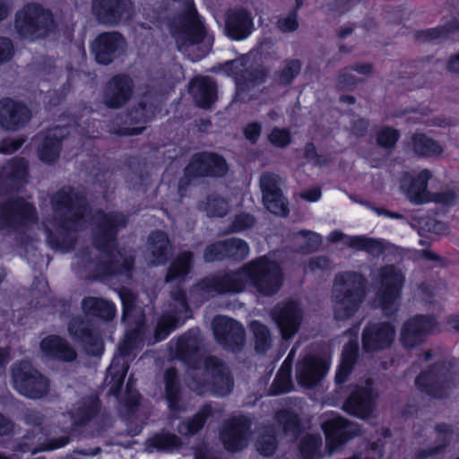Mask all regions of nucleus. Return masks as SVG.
<instances>
[{
	"label": "nucleus",
	"mask_w": 459,
	"mask_h": 459,
	"mask_svg": "<svg viewBox=\"0 0 459 459\" xmlns=\"http://www.w3.org/2000/svg\"><path fill=\"white\" fill-rule=\"evenodd\" d=\"M282 284V272L280 265L266 256L244 264L238 271L206 278L195 288L204 294L238 293L253 288L259 294L271 296Z\"/></svg>",
	"instance_id": "1"
},
{
	"label": "nucleus",
	"mask_w": 459,
	"mask_h": 459,
	"mask_svg": "<svg viewBox=\"0 0 459 459\" xmlns=\"http://www.w3.org/2000/svg\"><path fill=\"white\" fill-rule=\"evenodd\" d=\"M120 298L124 306V320L134 325L128 329L124 341L118 347V353L115 356L108 369L105 382L109 386L108 394L117 395L128 370V362L133 359L143 348L144 339V325L142 311L135 307V299L133 293L123 290Z\"/></svg>",
	"instance_id": "2"
},
{
	"label": "nucleus",
	"mask_w": 459,
	"mask_h": 459,
	"mask_svg": "<svg viewBox=\"0 0 459 459\" xmlns=\"http://www.w3.org/2000/svg\"><path fill=\"white\" fill-rule=\"evenodd\" d=\"M97 225V247L102 255L101 263L107 273H127L133 265V257L129 252L115 248L114 237L118 228L126 224L122 214H105L97 212L92 218Z\"/></svg>",
	"instance_id": "3"
},
{
	"label": "nucleus",
	"mask_w": 459,
	"mask_h": 459,
	"mask_svg": "<svg viewBox=\"0 0 459 459\" xmlns=\"http://www.w3.org/2000/svg\"><path fill=\"white\" fill-rule=\"evenodd\" d=\"M60 234L86 226L89 211L82 197L70 188H64L52 198Z\"/></svg>",
	"instance_id": "4"
},
{
	"label": "nucleus",
	"mask_w": 459,
	"mask_h": 459,
	"mask_svg": "<svg viewBox=\"0 0 459 459\" xmlns=\"http://www.w3.org/2000/svg\"><path fill=\"white\" fill-rule=\"evenodd\" d=\"M364 297L363 281L355 273L338 274L333 285V311L339 320L351 316Z\"/></svg>",
	"instance_id": "5"
},
{
	"label": "nucleus",
	"mask_w": 459,
	"mask_h": 459,
	"mask_svg": "<svg viewBox=\"0 0 459 459\" xmlns=\"http://www.w3.org/2000/svg\"><path fill=\"white\" fill-rule=\"evenodd\" d=\"M204 365L203 382L193 379L189 383V387L198 394H204L210 391L218 396L229 394L233 386L229 369L214 357L205 359Z\"/></svg>",
	"instance_id": "6"
},
{
	"label": "nucleus",
	"mask_w": 459,
	"mask_h": 459,
	"mask_svg": "<svg viewBox=\"0 0 459 459\" xmlns=\"http://www.w3.org/2000/svg\"><path fill=\"white\" fill-rule=\"evenodd\" d=\"M14 389L30 399H40L49 392V380L29 362L15 364L12 368Z\"/></svg>",
	"instance_id": "7"
},
{
	"label": "nucleus",
	"mask_w": 459,
	"mask_h": 459,
	"mask_svg": "<svg viewBox=\"0 0 459 459\" xmlns=\"http://www.w3.org/2000/svg\"><path fill=\"white\" fill-rule=\"evenodd\" d=\"M53 26L52 14L37 4L27 5L16 14L15 28L25 39L42 38L53 29Z\"/></svg>",
	"instance_id": "8"
},
{
	"label": "nucleus",
	"mask_w": 459,
	"mask_h": 459,
	"mask_svg": "<svg viewBox=\"0 0 459 459\" xmlns=\"http://www.w3.org/2000/svg\"><path fill=\"white\" fill-rule=\"evenodd\" d=\"M403 282V273L394 266H385L379 272L380 286L375 302L385 315L397 309Z\"/></svg>",
	"instance_id": "9"
},
{
	"label": "nucleus",
	"mask_w": 459,
	"mask_h": 459,
	"mask_svg": "<svg viewBox=\"0 0 459 459\" xmlns=\"http://www.w3.org/2000/svg\"><path fill=\"white\" fill-rule=\"evenodd\" d=\"M171 299L172 302L169 305V308L158 322L152 342L164 340L173 329L190 317L188 305L182 290L178 289L172 291Z\"/></svg>",
	"instance_id": "10"
},
{
	"label": "nucleus",
	"mask_w": 459,
	"mask_h": 459,
	"mask_svg": "<svg viewBox=\"0 0 459 459\" xmlns=\"http://www.w3.org/2000/svg\"><path fill=\"white\" fill-rule=\"evenodd\" d=\"M415 383L421 392L433 397L446 396L455 386L450 368L445 364L436 365L423 371Z\"/></svg>",
	"instance_id": "11"
},
{
	"label": "nucleus",
	"mask_w": 459,
	"mask_h": 459,
	"mask_svg": "<svg viewBox=\"0 0 459 459\" xmlns=\"http://www.w3.org/2000/svg\"><path fill=\"white\" fill-rule=\"evenodd\" d=\"M322 428L326 437L329 455L335 453L350 438L359 433V428L356 423L335 414H331L325 419Z\"/></svg>",
	"instance_id": "12"
},
{
	"label": "nucleus",
	"mask_w": 459,
	"mask_h": 459,
	"mask_svg": "<svg viewBox=\"0 0 459 459\" xmlns=\"http://www.w3.org/2000/svg\"><path fill=\"white\" fill-rule=\"evenodd\" d=\"M35 220V210L24 200H14L0 207V228L26 231Z\"/></svg>",
	"instance_id": "13"
},
{
	"label": "nucleus",
	"mask_w": 459,
	"mask_h": 459,
	"mask_svg": "<svg viewBox=\"0 0 459 459\" xmlns=\"http://www.w3.org/2000/svg\"><path fill=\"white\" fill-rule=\"evenodd\" d=\"M212 330L217 342L232 351L238 350L244 342L243 326L230 317L223 316L214 317Z\"/></svg>",
	"instance_id": "14"
},
{
	"label": "nucleus",
	"mask_w": 459,
	"mask_h": 459,
	"mask_svg": "<svg viewBox=\"0 0 459 459\" xmlns=\"http://www.w3.org/2000/svg\"><path fill=\"white\" fill-rule=\"evenodd\" d=\"M98 408L97 398L90 396L79 401L67 414H56L54 420L57 428L66 432L73 429L74 427L91 420L96 414Z\"/></svg>",
	"instance_id": "15"
},
{
	"label": "nucleus",
	"mask_w": 459,
	"mask_h": 459,
	"mask_svg": "<svg viewBox=\"0 0 459 459\" xmlns=\"http://www.w3.org/2000/svg\"><path fill=\"white\" fill-rule=\"evenodd\" d=\"M227 171L225 160L213 153L195 154L186 169V174L190 177L223 176Z\"/></svg>",
	"instance_id": "16"
},
{
	"label": "nucleus",
	"mask_w": 459,
	"mask_h": 459,
	"mask_svg": "<svg viewBox=\"0 0 459 459\" xmlns=\"http://www.w3.org/2000/svg\"><path fill=\"white\" fill-rule=\"evenodd\" d=\"M204 27L193 7H189L188 21L182 30L175 33V39L180 51L190 55L195 45L204 37Z\"/></svg>",
	"instance_id": "17"
},
{
	"label": "nucleus",
	"mask_w": 459,
	"mask_h": 459,
	"mask_svg": "<svg viewBox=\"0 0 459 459\" xmlns=\"http://www.w3.org/2000/svg\"><path fill=\"white\" fill-rule=\"evenodd\" d=\"M125 47V39L120 34L103 33L95 39L92 51L98 63L108 65L124 52Z\"/></svg>",
	"instance_id": "18"
},
{
	"label": "nucleus",
	"mask_w": 459,
	"mask_h": 459,
	"mask_svg": "<svg viewBox=\"0 0 459 459\" xmlns=\"http://www.w3.org/2000/svg\"><path fill=\"white\" fill-rule=\"evenodd\" d=\"M436 326L432 317L417 316L407 320L401 330L400 341L406 348H413L422 342L424 337Z\"/></svg>",
	"instance_id": "19"
},
{
	"label": "nucleus",
	"mask_w": 459,
	"mask_h": 459,
	"mask_svg": "<svg viewBox=\"0 0 459 459\" xmlns=\"http://www.w3.org/2000/svg\"><path fill=\"white\" fill-rule=\"evenodd\" d=\"M329 367L330 363L326 359L307 356L297 365V381L303 386H313L327 373Z\"/></svg>",
	"instance_id": "20"
},
{
	"label": "nucleus",
	"mask_w": 459,
	"mask_h": 459,
	"mask_svg": "<svg viewBox=\"0 0 459 459\" xmlns=\"http://www.w3.org/2000/svg\"><path fill=\"white\" fill-rule=\"evenodd\" d=\"M273 318L283 339L294 336L301 322V310L295 302L289 301L279 304L273 313Z\"/></svg>",
	"instance_id": "21"
},
{
	"label": "nucleus",
	"mask_w": 459,
	"mask_h": 459,
	"mask_svg": "<svg viewBox=\"0 0 459 459\" xmlns=\"http://www.w3.org/2000/svg\"><path fill=\"white\" fill-rule=\"evenodd\" d=\"M279 177L272 173H264L260 178V186L263 192L264 204L272 213L286 216L287 204L280 189L278 188Z\"/></svg>",
	"instance_id": "22"
},
{
	"label": "nucleus",
	"mask_w": 459,
	"mask_h": 459,
	"mask_svg": "<svg viewBox=\"0 0 459 459\" xmlns=\"http://www.w3.org/2000/svg\"><path fill=\"white\" fill-rule=\"evenodd\" d=\"M249 254V247L247 242L239 238H228L208 246L204 251V259L207 262L221 260L225 257L244 259Z\"/></svg>",
	"instance_id": "23"
},
{
	"label": "nucleus",
	"mask_w": 459,
	"mask_h": 459,
	"mask_svg": "<svg viewBox=\"0 0 459 459\" xmlns=\"http://www.w3.org/2000/svg\"><path fill=\"white\" fill-rule=\"evenodd\" d=\"M250 421L246 417L231 419L223 428L221 438L225 447L230 451L244 448L248 442Z\"/></svg>",
	"instance_id": "24"
},
{
	"label": "nucleus",
	"mask_w": 459,
	"mask_h": 459,
	"mask_svg": "<svg viewBox=\"0 0 459 459\" xmlns=\"http://www.w3.org/2000/svg\"><path fill=\"white\" fill-rule=\"evenodd\" d=\"M394 334V327L390 324H370L363 332V348L367 351L385 349L392 344Z\"/></svg>",
	"instance_id": "25"
},
{
	"label": "nucleus",
	"mask_w": 459,
	"mask_h": 459,
	"mask_svg": "<svg viewBox=\"0 0 459 459\" xmlns=\"http://www.w3.org/2000/svg\"><path fill=\"white\" fill-rule=\"evenodd\" d=\"M431 178L432 173L429 169H422L413 177H405L401 187L411 203L416 204L429 203L431 192L428 190V182Z\"/></svg>",
	"instance_id": "26"
},
{
	"label": "nucleus",
	"mask_w": 459,
	"mask_h": 459,
	"mask_svg": "<svg viewBox=\"0 0 459 459\" xmlns=\"http://www.w3.org/2000/svg\"><path fill=\"white\" fill-rule=\"evenodd\" d=\"M343 410L359 418H367L373 411L371 382L367 379L364 385H357L343 404Z\"/></svg>",
	"instance_id": "27"
},
{
	"label": "nucleus",
	"mask_w": 459,
	"mask_h": 459,
	"mask_svg": "<svg viewBox=\"0 0 459 459\" xmlns=\"http://www.w3.org/2000/svg\"><path fill=\"white\" fill-rule=\"evenodd\" d=\"M30 119L29 109L22 104L6 99L0 101V126L7 130H18Z\"/></svg>",
	"instance_id": "28"
},
{
	"label": "nucleus",
	"mask_w": 459,
	"mask_h": 459,
	"mask_svg": "<svg viewBox=\"0 0 459 459\" xmlns=\"http://www.w3.org/2000/svg\"><path fill=\"white\" fill-rule=\"evenodd\" d=\"M65 131L70 134V130L67 128L57 126L38 135L37 141L39 143V157L43 162L51 163L57 159L60 150V141L65 137Z\"/></svg>",
	"instance_id": "29"
},
{
	"label": "nucleus",
	"mask_w": 459,
	"mask_h": 459,
	"mask_svg": "<svg viewBox=\"0 0 459 459\" xmlns=\"http://www.w3.org/2000/svg\"><path fill=\"white\" fill-rule=\"evenodd\" d=\"M69 333L74 341L82 343L89 354L99 356L103 351V342L100 337L86 328L84 322L75 318L69 325Z\"/></svg>",
	"instance_id": "30"
},
{
	"label": "nucleus",
	"mask_w": 459,
	"mask_h": 459,
	"mask_svg": "<svg viewBox=\"0 0 459 459\" xmlns=\"http://www.w3.org/2000/svg\"><path fill=\"white\" fill-rule=\"evenodd\" d=\"M254 22L250 13L244 9L229 12L226 20L228 35L234 39H244L253 31Z\"/></svg>",
	"instance_id": "31"
},
{
	"label": "nucleus",
	"mask_w": 459,
	"mask_h": 459,
	"mask_svg": "<svg viewBox=\"0 0 459 459\" xmlns=\"http://www.w3.org/2000/svg\"><path fill=\"white\" fill-rule=\"evenodd\" d=\"M68 443L69 437L67 436L48 440L41 431H39L32 436L24 437L22 442L17 446L16 450L22 453L37 454L63 447Z\"/></svg>",
	"instance_id": "32"
},
{
	"label": "nucleus",
	"mask_w": 459,
	"mask_h": 459,
	"mask_svg": "<svg viewBox=\"0 0 459 459\" xmlns=\"http://www.w3.org/2000/svg\"><path fill=\"white\" fill-rule=\"evenodd\" d=\"M132 81L127 76H116L107 85L105 102L108 107L118 108L131 96Z\"/></svg>",
	"instance_id": "33"
},
{
	"label": "nucleus",
	"mask_w": 459,
	"mask_h": 459,
	"mask_svg": "<svg viewBox=\"0 0 459 459\" xmlns=\"http://www.w3.org/2000/svg\"><path fill=\"white\" fill-rule=\"evenodd\" d=\"M40 351L49 359H57L71 361L76 358L75 351L71 348L65 340L56 335H49L40 342Z\"/></svg>",
	"instance_id": "34"
},
{
	"label": "nucleus",
	"mask_w": 459,
	"mask_h": 459,
	"mask_svg": "<svg viewBox=\"0 0 459 459\" xmlns=\"http://www.w3.org/2000/svg\"><path fill=\"white\" fill-rule=\"evenodd\" d=\"M125 6L120 0H93L92 9L100 22L114 24L123 19Z\"/></svg>",
	"instance_id": "35"
},
{
	"label": "nucleus",
	"mask_w": 459,
	"mask_h": 459,
	"mask_svg": "<svg viewBox=\"0 0 459 459\" xmlns=\"http://www.w3.org/2000/svg\"><path fill=\"white\" fill-rule=\"evenodd\" d=\"M189 91L200 107H210L216 100V87L208 77L195 78L189 86Z\"/></svg>",
	"instance_id": "36"
},
{
	"label": "nucleus",
	"mask_w": 459,
	"mask_h": 459,
	"mask_svg": "<svg viewBox=\"0 0 459 459\" xmlns=\"http://www.w3.org/2000/svg\"><path fill=\"white\" fill-rule=\"evenodd\" d=\"M169 250V239L165 233L158 231L149 238V247L146 258L150 264L158 265L167 259Z\"/></svg>",
	"instance_id": "37"
},
{
	"label": "nucleus",
	"mask_w": 459,
	"mask_h": 459,
	"mask_svg": "<svg viewBox=\"0 0 459 459\" xmlns=\"http://www.w3.org/2000/svg\"><path fill=\"white\" fill-rule=\"evenodd\" d=\"M82 307L85 314L106 320L113 318L116 314V307L113 303L98 298L84 299L82 302Z\"/></svg>",
	"instance_id": "38"
},
{
	"label": "nucleus",
	"mask_w": 459,
	"mask_h": 459,
	"mask_svg": "<svg viewBox=\"0 0 459 459\" xmlns=\"http://www.w3.org/2000/svg\"><path fill=\"white\" fill-rule=\"evenodd\" d=\"M27 164L23 160L15 159L8 162L0 171V186H14L16 182L25 178Z\"/></svg>",
	"instance_id": "39"
},
{
	"label": "nucleus",
	"mask_w": 459,
	"mask_h": 459,
	"mask_svg": "<svg viewBox=\"0 0 459 459\" xmlns=\"http://www.w3.org/2000/svg\"><path fill=\"white\" fill-rule=\"evenodd\" d=\"M345 245L358 251H365L372 255L383 253L385 245L382 241L366 236H353L345 238Z\"/></svg>",
	"instance_id": "40"
},
{
	"label": "nucleus",
	"mask_w": 459,
	"mask_h": 459,
	"mask_svg": "<svg viewBox=\"0 0 459 459\" xmlns=\"http://www.w3.org/2000/svg\"><path fill=\"white\" fill-rule=\"evenodd\" d=\"M276 420L287 439L290 441L295 440L300 432L299 420L297 414L286 409L277 413Z\"/></svg>",
	"instance_id": "41"
},
{
	"label": "nucleus",
	"mask_w": 459,
	"mask_h": 459,
	"mask_svg": "<svg viewBox=\"0 0 459 459\" xmlns=\"http://www.w3.org/2000/svg\"><path fill=\"white\" fill-rule=\"evenodd\" d=\"M459 31V13L454 15L451 20L441 27L428 29L420 32L419 36L421 40L446 39L450 35Z\"/></svg>",
	"instance_id": "42"
},
{
	"label": "nucleus",
	"mask_w": 459,
	"mask_h": 459,
	"mask_svg": "<svg viewBox=\"0 0 459 459\" xmlns=\"http://www.w3.org/2000/svg\"><path fill=\"white\" fill-rule=\"evenodd\" d=\"M358 352V343L355 341H350L343 349L342 361L336 372L335 379L337 383H342L350 374L352 365L355 361Z\"/></svg>",
	"instance_id": "43"
},
{
	"label": "nucleus",
	"mask_w": 459,
	"mask_h": 459,
	"mask_svg": "<svg viewBox=\"0 0 459 459\" xmlns=\"http://www.w3.org/2000/svg\"><path fill=\"white\" fill-rule=\"evenodd\" d=\"M294 349L290 351L288 357L282 363L272 385V393L273 394L286 393L291 389L290 381V360L294 356Z\"/></svg>",
	"instance_id": "44"
},
{
	"label": "nucleus",
	"mask_w": 459,
	"mask_h": 459,
	"mask_svg": "<svg viewBox=\"0 0 459 459\" xmlns=\"http://www.w3.org/2000/svg\"><path fill=\"white\" fill-rule=\"evenodd\" d=\"M191 259V253L183 252L180 254L170 264L166 276V281L183 280L190 270Z\"/></svg>",
	"instance_id": "45"
},
{
	"label": "nucleus",
	"mask_w": 459,
	"mask_h": 459,
	"mask_svg": "<svg viewBox=\"0 0 459 459\" xmlns=\"http://www.w3.org/2000/svg\"><path fill=\"white\" fill-rule=\"evenodd\" d=\"M210 416H213V410L211 405H206L193 419L181 422L178 426V432L182 435L196 433Z\"/></svg>",
	"instance_id": "46"
},
{
	"label": "nucleus",
	"mask_w": 459,
	"mask_h": 459,
	"mask_svg": "<svg viewBox=\"0 0 459 459\" xmlns=\"http://www.w3.org/2000/svg\"><path fill=\"white\" fill-rule=\"evenodd\" d=\"M166 398L169 407L172 411L179 410L178 406V386L177 382V373L174 368H169L164 374Z\"/></svg>",
	"instance_id": "47"
},
{
	"label": "nucleus",
	"mask_w": 459,
	"mask_h": 459,
	"mask_svg": "<svg viewBox=\"0 0 459 459\" xmlns=\"http://www.w3.org/2000/svg\"><path fill=\"white\" fill-rule=\"evenodd\" d=\"M371 71L372 67L369 64H359L350 68H346L339 75L338 83L342 87H351L361 80L360 77L353 74V72L359 76H366L369 74Z\"/></svg>",
	"instance_id": "48"
},
{
	"label": "nucleus",
	"mask_w": 459,
	"mask_h": 459,
	"mask_svg": "<svg viewBox=\"0 0 459 459\" xmlns=\"http://www.w3.org/2000/svg\"><path fill=\"white\" fill-rule=\"evenodd\" d=\"M412 145L415 152L420 155H438L443 152L437 142L423 134H416L412 138Z\"/></svg>",
	"instance_id": "49"
},
{
	"label": "nucleus",
	"mask_w": 459,
	"mask_h": 459,
	"mask_svg": "<svg viewBox=\"0 0 459 459\" xmlns=\"http://www.w3.org/2000/svg\"><path fill=\"white\" fill-rule=\"evenodd\" d=\"M250 329L254 334L256 351H266L272 344V337L268 328L257 321H253L250 324Z\"/></svg>",
	"instance_id": "50"
},
{
	"label": "nucleus",
	"mask_w": 459,
	"mask_h": 459,
	"mask_svg": "<svg viewBox=\"0 0 459 459\" xmlns=\"http://www.w3.org/2000/svg\"><path fill=\"white\" fill-rule=\"evenodd\" d=\"M176 351L183 357H192L198 352V334L191 332L181 336L176 346Z\"/></svg>",
	"instance_id": "51"
},
{
	"label": "nucleus",
	"mask_w": 459,
	"mask_h": 459,
	"mask_svg": "<svg viewBox=\"0 0 459 459\" xmlns=\"http://www.w3.org/2000/svg\"><path fill=\"white\" fill-rule=\"evenodd\" d=\"M200 208L210 217L224 216L229 211V204L218 195H211L206 202L202 204Z\"/></svg>",
	"instance_id": "52"
},
{
	"label": "nucleus",
	"mask_w": 459,
	"mask_h": 459,
	"mask_svg": "<svg viewBox=\"0 0 459 459\" xmlns=\"http://www.w3.org/2000/svg\"><path fill=\"white\" fill-rule=\"evenodd\" d=\"M322 441L318 435L308 436L304 438L300 446V453L305 459H316Z\"/></svg>",
	"instance_id": "53"
},
{
	"label": "nucleus",
	"mask_w": 459,
	"mask_h": 459,
	"mask_svg": "<svg viewBox=\"0 0 459 459\" xmlns=\"http://www.w3.org/2000/svg\"><path fill=\"white\" fill-rule=\"evenodd\" d=\"M295 239L300 245V250L305 252H310L321 244V237L307 230H301L297 233Z\"/></svg>",
	"instance_id": "54"
},
{
	"label": "nucleus",
	"mask_w": 459,
	"mask_h": 459,
	"mask_svg": "<svg viewBox=\"0 0 459 459\" xmlns=\"http://www.w3.org/2000/svg\"><path fill=\"white\" fill-rule=\"evenodd\" d=\"M244 65L243 58L232 60L224 65L225 71H227L229 74L236 76V84L239 94L245 91V76L240 74Z\"/></svg>",
	"instance_id": "55"
},
{
	"label": "nucleus",
	"mask_w": 459,
	"mask_h": 459,
	"mask_svg": "<svg viewBox=\"0 0 459 459\" xmlns=\"http://www.w3.org/2000/svg\"><path fill=\"white\" fill-rule=\"evenodd\" d=\"M299 4H297L296 8L285 15L279 18L277 22V27L282 32H291L297 30L299 26L297 13Z\"/></svg>",
	"instance_id": "56"
},
{
	"label": "nucleus",
	"mask_w": 459,
	"mask_h": 459,
	"mask_svg": "<svg viewBox=\"0 0 459 459\" xmlns=\"http://www.w3.org/2000/svg\"><path fill=\"white\" fill-rule=\"evenodd\" d=\"M268 140L276 147H285L290 143V134L286 129L275 127L269 134Z\"/></svg>",
	"instance_id": "57"
},
{
	"label": "nucleus",
	"mask_w": 459,
	"mask_h": 459,
	"mask_svg": "<svg viewBox=\"0 0 459 459\" xmlns=\"http://www.w3.org/2000/svg\"><path fill=\"white\" fill-rule=\"evenodd\" d=\"M257 451L266 456L272 455L276 448V442L273 436L271 434L263 435L256 441Z\"/></svg>",
	"instance_id": "58"
},
{
	"label": "nucleus",
	"mask_w": 459,
	"mask_h": 459,
	"mask_svg": "<svg viewBox=\"0 0 459 459\" xmlns=\"http://www.w3.org/2000/svg\"><path fill=\"white\" fill-rule=\"evenodd\" d=\"M398 139V133L393 128H383L377 134V143L383 147H393Z\"/></svg>",
	"instance_id": "59"
},
{
	"label": "nucleus",
	"mask_w": 459,
	"mask_h": 459,
	"mask_svg": "<svg viewBox=\"0 0 459 459\" xmlns=\"http://www.w3.org/2000/svg\"><path fill=\"white\" fill-rule=\"evenodd\" d=\"M456 195L453 190L444 189L437 193H431L430 202L442 204V205H449L454 204L455 201Z\"/></svg>",
	"instance_id": "60"
},
{
	"label": "nucleus",
	"mask_w": 459,
	"mask_h": 459,
	"mask_svg": "<svg viewBox=\"0 0 459 459\" xmlns=\"http://www.w3.org/2000/svg\"><path fill=\"white\" fill-rule=\"evenodd\" d=\"M300 64L297 60L287 63L281 74V82L282 83H290L292 79L299 73Z\"/></svg>",
	"instance_id": "61"
},
{
	"label": "nucleus",
	"mask_w": 459,
	"mask_h": 459,
	"mask_svg": "<svg viewBox=\"0 0 459 459\" xmlns=\"http://www.w3.org/2000/svg\"><path fill=\"white\" fill-rule=\"evenodd\" d=\"M255 220L254 218L247 213H243L240 215H238L232 225H231V230L232 231H241L244 230H247L254 225Z\"/></svg>",
	"instance_id": "62"
},
{
	"label": "nucleus",
	"mask_w": 459,
	"mask_h": 459,
	"mask_svg": "<svg viewBox=\"0 0 459 459\" xmlns=\"http://www.w3.org/2000/svg\"><path fill=\"white\" fill-rule=\"evenodd\" d=\"M24 140L20 138H8L2 141L0 143V152L5 154L13 153L18 150Z\"/></svg>",
	"instance_id": "63"
},
{
	"label": "nucleus",
	"mask_w": 459,
	"mask_h": 459,
	"mask_svg": "<svg viewBox=\"0 0 459 459\" xmlns=\"http://www.w3.org/2000/svg\"><path fill=\"white\" fill-rule=\"evenodd\" d=\"M261 131L262 126L257 122H252L245 127L244 134L248 141L255 143L261 134Z\"/></svg>",
	"instance_id": "64"
}]
</instances>
